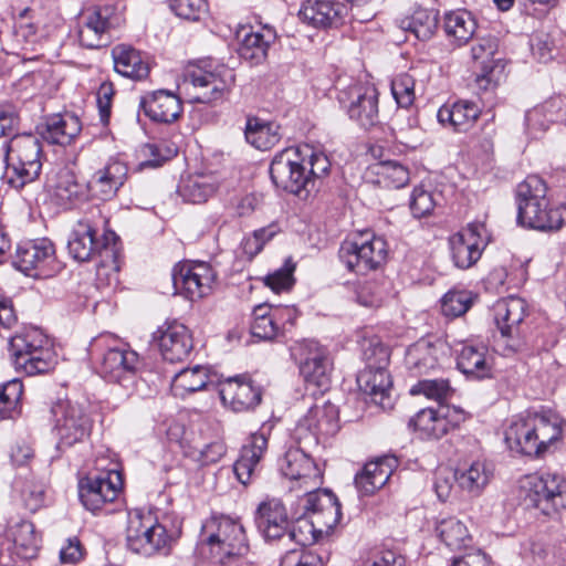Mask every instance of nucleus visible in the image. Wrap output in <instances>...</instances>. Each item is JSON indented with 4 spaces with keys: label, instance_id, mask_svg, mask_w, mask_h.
<instances>
[{
    "label": "nucleus",
    "instance_id": "1a4fd4ad",
    "mask_svg": "<svg viewBox=\"0 0 566 566\" xmlns=\"http://www.w3.org/2000/svg\"><path fill=\"white\" fill-rule=\"evenodd\" d=\"M527 315L528 306L521 297L510 296L495 303L494 319L501 333L499 346L504 356L526 348L530 329L525 321Z\"/></svg>",
    "mask_w": 566,
    "mask_h": 566
},
{
    "label": "nucleus",
    "instance_id": "20e7f679",
    "mask_svg": "<svg viewBox=\"0 0 566 566\" xmlns=\"http://www.w3.org/2000/svg\"><path fill=\"white\" fill-rule=\"evenodd\" d=\"M517 222L524 227L552 231L558 230L566 222V203L548 208L547 186L536 176L526 177L517 186Z\"/></svg>",
    "mask_w": 566,
    "mask_h": 566
},
{
    "label": "nucleus",
    "instance_id": "ea45409f",
    "mask_svg": "<svg viewBox=\"0 0 566 566\" xmlns=\"http://www.w3.org/2000/svg\"><path fill=\"white\" fill-rule=\"evenodd\" d=\"M488 348L483 344L462 345L458 352V368L465 375L474 378H484L490 375L491 366L486 359Z\"/></svg>",
    "mask_w": 566,
    "mask_h": 566
},
{
    "label": "nucleus",
    "instance_id": "f257e3e1",
    "mask_svg": "<svg viewBox=\"0 0 566 566\" xmlns=\"http://www.w3.org/2000/svg\"><path fill=\"white\" fill-rule=\"evenodd\" d=\"M233 82V71L224 65L207 70L192 64L186 67L178 82V95L158 90L143 96L139 107L153 122L169 124L182 113L181 96L189 103H213L223 99Z\"/></svg>",
    "mask_w": 566,
    "mask_h": 566
},
{
    "label": "nucleus",
    "instance_id": "412c9836",
    "mask_svg": "<svg viewBox=\"0 0 566 566\" xmlns=\"http://www.w3.org/2000/svg\"><path fill=\"white\" fill-rule=\"evenodd\" d=\"M280 471L297 488L307 491L318 489L323 482L321 469L301 448H290L279 462Z\"/></svg>",
    "mask_w": 566,
    "mask_h": 566
},
{
    "label": "nucleus",
    "instance_id": "052dcab7",
    "mask_svg": "<svg viewBox=\"0 0 566 566\" xmlns=\"http://www.w3.org/2000/svg\"><path fill=\"white\" fill-rule=\"evenodd\" d=\"M23 394V385L12 379L0 386V420L12 418Z\"/></svg>",
    "mask_w": 566,
    "mask_h": 566
},
{
    "label": "nucleus",
    "instance_id": "5fc2aeb1",
    "mask_svg": "<svg viewBox=\"0 0 566 566\" xmlns=\"http://www.w3.org/2000/svg\"><path fill=\"white\" fill-rule=\"evenodd\" d=\"M376 172L379 177V182L384 184V186L388 188H402L410 179L408 168L395 160L378 164Z\"/></svg>",
    "mask_w": 566,
    "mask_h": 566
},
{
    "label": "nucleus",
    "instance_id": "c9c22d12",
    "mask_svg": "<svg viewBox=\"0 0 566 566\" xmlns=\"http://www.w3.org/2000/svg\"><path fill=\"white\" fill-rule=\"evenodd\" d=\"M115 71L128 78L143 80L149 73V65L136 49L118 44L112 50Z\"/></svg>",
    "mask_w": 566,
    "mask_h": 566
},
{
    "label": "nucleus",
    "instance_id": "864d4df0",
    "mask_svg": "<svg viewBox=\"0 0 566 566\" xmlns=\"http://www.w3.org/2000/svg\"><path fill=\"white\" fill-rule=\"evenodd\" d=\"M323 535L316 523L313 522L310 515L305 514L304 511L294 523L290 521V527L284 541L295 542L301 546H306L314 543Z\"/></svg>",
    "mask_w": 566,
    "mask_h": 566
},
{
    "label": "nucleus",
    "instance_id": "9b49d317",
    "mask_svg": "<svg viewBox=\"0 0 566 566\" xmlns=\"http://www.w3.org/2000/svg\"><path fill=\"white\" fill-rule=\"evenodd\" d=\"M366 368L357 376L360 391L370 402L387 409L391 407L390 389L391 378L387 371L389 350L382 344L370 345L365 350Z\"/></svg>",
    "mask_w": 566,
    "mask_h": 566
},
{
    "label": "nucleus",
    "instance_id": "f8f14e48",
    "mask_svg": "<svg viewBox=\"0 0 566 566\" xmlns=\"http://www.w3.org/2000/svg\"><path fill=\"white\" fill-rule=\"evenodd\" d=\"M387 255V242L369 232L345 240L338 251L339 260L347 270L361 275L381 266Z\"/></svg>",
    "mask_w": 566,
    "mask_h": 566
},
{
    "label": "nucleus",
    "instance_id": "4468645a",
    "mask_svg": "<svg viewBox=\"0 0 566 566\" xmlns=\"http://www.w3.org/2000/svg\"><path fill=\"white\" fill-rule=\"evenodd\" d=\"M52 413L57 450L64 451L88 436L92 422L81 403L60 400L52 407Z\"/></svg>",
    "mask_w": 566,
    "mask_h": 566
},
{
    "label": "nucleus",
    "instance_id": "e2e57ef3",
    "mask_svg": "<svg viewBox=\"0 0 566 566\" xmlns=\"http://www.w3.org/2000/svg\"><path fill=\"white\" fill-rule=\"evenodd\" d=\"M169 6L178 18L190 22L200 21L208 12L206 0H169Z\"/></svg>",
    "mask_w": 566,
    "mask_h": 566
},
{
    "label": "nucleus",
    "instance_id": "13d9d810",
    "mask_svg": "<svg viewBox=\"0 0 566 566\" xmlns=\"http://www.w3.org/2000/svg\"><path fill=\"white\" fill-rule=\"evenodd\" d=\"M442 196L440 192L430 191L422 186L416 187L410 197V210L413 217L429 216L439 205Z\"/></svg>",
    "mask_w": 566,
    "mask_h": 566
},
{
    "label": "nucleus",
    "instance_id": "5701e85b",
    "mask_svg": "<svg viewBox=\"0 0 566 566\" xmlns=\"http://www.w3.org/2000/svg\"><path fill=\"white\" fill-rule=\"evenodd\" d=\"M305 514H308L318 530L328 535L340 520L342 511L338 499L329 490L314 489L301 499Z\"/></svg>",
    "mask_w": 566,
    "mask_h": 566
},
{
    "label": "nucleus",
    "instance_id": "2eb2a0df",
    "mask_svg": "<svg viewBox=\"0 0 566 566\" xmlns=\"http://www.w3.org/2000/svg\"><path fill=\"white\" fill-rule=\"evenodd\" d=\"M290 352L307 384L322 389L328 387L333 364L326 347L314 339H303L291 346Z\"/></svg>",
    "mask_w": 566,
    "mask_h": 566
},
{
    "label": "nucleus",
    "instance_id": "bf43d9fd",
    "mask_svg": "<svg viewBox=\"0 0 566 566\" xmlns=\"http://www.w3.org/2000/svg\"><path fill=\"white\" fill-rule=\"evenodd\" d=\"M397 463L395 457H384L366 463L361 471L373 479L369 490L382 488L391 476Z\"/></svg>",
    "mask_w": 566,
    "mask_h": 566
},
{
    "label": "nucleus",
    "instance_id": "cd10ccee",
    "mask_svg": "<svg viewBox=\"0 0 566 566\" xmlns=\"http://www.w3.org/2000/svg\"><path fill=\"white\" fill-rule=\"evenodd\" d=\"M128 168L119 160H109L97 169L87 180V193L99 200H109L116 196L127 179Z\"/></svg>",
    "mask_w": 566,
    "mask_h": 566
},
{
    "label": "nucleus",
    "instance_id": "69168bd1",
    "mask_svg": "<svg viewBox=\"0 0 566 566\" xmlns=\"http://www.w3.org/2000/svg\"><path fill=\"white\" fill-rule=\"evenodd\" d=\"M294 270L295 264L287 260L281 269L266 275L264 283L275 293L290 290L294 284Z\"/></svg>",
    "mask_w": 566,
    "mask_h": 566
},
{
    "label": "nucleus",
    "instance_id": "f704fd0d",
    "mask_svg": "<svg viewBox=\"0 0 566 566\" xmlns=\"http://www.w3.org/2000/svg\"><path fill=\"white\" fill-rule=\"evenodd\" d=\"M497 49L499 41L492 35L479 38L471 48L472 59L480 64L481 74L479 78L485 80L488 83L497 82L503 71L501 60L494 59Z\"/></svg>",
    "mask_w": 566,
    "mask_h": 566
},
{
    "label": "nucleus",
    "instance_id": "de8ad7c7",
    "mask_svg": "<svg viewBox=\"0 0 566 566\" xmlns=\"http://www.w3.org/2000/svg\"><path fill=\"white\" fill-rule=\"evenodd\" d=\"M436 532L450 549H461L471 542L467 526L455 517L441 520L436 526Z\"/></svg>",
    "mask_w": 566,
    "mask_h": 566
},
{
    "label": "nucleus",
    "instance_id": "39448f33",
    "mask_svg": "<svg viewBox=\"0 0 566 566\" xmlns=\"http://www.w3.org/2000/svg\"><path fill=\"white\" fill-rule=\"evenodd\" d=\"M118 240L114 231L106 230L102 239L96 238V230L87 220H80L72 230L67 249L70 254L77 261L85 262L93 256L98 255L97 276H113L117 281L119 271L118 262Z\"/></svg>",
    "mask_w": 566,
    "mask_h": 566
},
{
    "label": "nucleus",
    "instance_id": "c85d7f7f",
    "mask_svg": "<svg viewBox=\"0 0 566 566\" xmlns=\"http://www.w3.org/2000/svg\"><path fill=\"white\" fill-rule=\"evenodd\" d=\"M158 333V346L165 360L170 363L182 361L190 355L193 348V339L187 326L172 322L166 324Z\"/></svg>",
    "mask_w": 566,
    "mask_h": 566
},
{
    "label": "nucleus",
    "instance_id": "8fccbe9b",
    "mask_svg": "<svg viewBox=\"0 0 566 566\" xmlns=\"http://www.w3.org/2000/svg\"><path fill=\"white\" fill-rule=\"evenodd\" d=\"M392 135L397 142L409 148H416L420 143L421 130L416 116L397 112L392 120Z\"/></svg>",
    "mask_w": 566,
    "mask_h": 566
},
{
    "label": "nucleus",
    "instance_id": "a18cd8bd",
    "mask_svg": "<svg viewBox=\"0 0 566 566\" xmlns=\"http://www.w3.org/2000/svg\"><path fill=\"white\" fill-rule=\"evenodd\" d=\"M209 380V368L196 365L192 368H185L175 375L171 381V390L176 396L184 397L203 389Z\"/></svg>",
    "mask_w": 566,
    "mask_h": 566
},
{
    "label": "nucleus",
    "instance_id": "ddd939ff",
    "mask_svg": "<svg viewBox=\"0 0 566 566\" xmlns=\"http://www.w3.org/2000/svg\"><path fill=\"white\" fill-rule=\"evenodd\" d=\"M120 22L113 3L93 4L82 10L78 17V42L86 49H98L111 42V30Z\"/></svg>",
    "mask_w": 566,
    "mask_h": 566
},
{
    "label": "nucleus",
    "instance_id": "423d86ee",
    "mask_svg": "<svg viewBox=\"0 0 566 566\" xmlns=\"http://www.w3.org/2000/svg\"><path fill=\"white\" fill-rule=\"evenodd\" d=\"M9 348L15 369L29 376L45 374L56 364L51 340L36 327H24L12 336Z\"/></svg>",
    "mask_w": 566,
    "mask_h": 566
},
{
    "label": "nucleus",
    "instance_id": "4d7b16f0",
    "mask_svg": "<svg viewBox=\"0 0 566 566\" xmlns=\"http://www.w3.org/2000/svg\"><path fill=\"white\" fill-rule=\"evenodd\" d=\"M411 395H423L439 403L446 402L453 395V389L447 379H423L410 389Z\"/></svg>",
    "mask_w": 566,
    "mask_h": 566
},
{
    "label": "nucleus",
    "instance_id": "9d476101",
    "mask_svg": "<svg viewBox=\"0 0 566 566\" xmlns=\"http://www.w3.org/2000/svg\"><path fill=\"white\" fill-rule=\"evenodd\" d=\"M126 541L132 552L149 557L156 554L167 555L171 537L150 512L136 509L128 513Z\"/></svg>",
    "mask_w": 566,
    "mask_h": 566
},
{
    "label": "nucleus",
    "instance_id": "6e6d98bb",
    "mask_svg": "<svg viewBox=\"0 0 566 566\" xmlns=\"http://www.w3.org/2000/svg\"><path fill=\"white\" fill-rule=\"evenodd\" d=\"M474 301L475 295L470 291H449L441 300V311L448 317H459L470 310Z\"/></svg>",
    "mask_w": 566,
    "mask_h": 566
},
{
    "label": "nucleus",
    "instance_id": "c756f323",
    "mask_svg": "<svg viewBox=\"0 0 566 566\" xmlns=\"http://www.w3.org/2000/svg\"><path fill=\"white\" fill-rule=\"evenodd\" d=\"M237 38L239 40L238 53L240 57L256 65L265 61L269 48L276 39V33L269 27L260 30H254L252 27H241L237 32Z\"/></svg>",
    "mask_w": 566,
    "mask_h": 566
},
{
    "label": "nucleus",
    "instance_id": "72a5a7b5",
    "mask_svg": "<svg viewBox=\"0 0 566 566\" xmlns=\"http://www.w3.org/2000/svg\"><path fill=\"white\" fill-rule=\"evenodd\" d=\"M481 109L472 101L459 99L453 103L443 104L437 113L438 122L454 132L464 133L473 127L479 118Z\"/></svg>",
    "mask_w": 566,
    "mask_h": 566
},
{
    "label": "nucleus",
    "instance_id": "6e6552de",
    "mask_svg": "<svg viewBox=\"0 0 566 566\" xmlns=\"http://www.w3.org/2000/svg\"><path fill=\"white\" fill-rule=\"evenodd\" d=\"M200 544L220 563L227 557L244 555L249 549L243 526L226 515H213L205 521Z\"/></svg>",
    "mask_w": 566,
    "mask_h": 566
},
{
    "label": "nucleus",
    "instance_id": "c03bdc74",
    "mask_svg": "<svg viewBox=\"0 0 566 566\" xmlns=\"http://www.w3.org/2000/svg\"><path fill=\"white\" fill-rule=\"evenodd\" d=\"M244 136L250 145L260 150L272 148L282 137L279 125L261 122L258 118H248Z\"/></svg>",
    "mask_w": 566,
    "mask_h": 566
},
{
    "label": "nucleus",
    "instance_id": "680f3d73",
    "mask_svg": "<svg viewBox=\"0 0 566 566\" xmlns=\"http://www.w3.org/2000/svg\"><path fill=\"white\" fill-rule=\"evenodd\" d=\"M391 93L399 107L408 108L416 98L415 78L408 73L398 74L391 82Z\"/></svg>",
    "mask_w": 566,
    "mask_h": 566
},
{
    "label": "nucleus",
    "instance_id": "0eeeda50",
    "mask_svg": "<svg viewBox=\"0 0 566 566\" xmlns=\"http://www.w3.org/2000/svg\"><path fill=\"white\" fill-rule=\"evenodd\" d=\"M42 148L39 139L32 134L17 135L6 145L4 178L14 189L36 180L41 174Z\"/></svg>",
    "mask_w": 566,
    "mask_h": 566
},
{
    "label": "nucleus",
    "instance_id": "3c124183",
    "mask_svg": "<svg viewBox=\"0 0 566 566\" xmlns=\"http://www.w3.org/2000/svg\"><path fill=\"white\" fill-rule=\"evenodd\" d=\"M253 321L251 323L252 336L261 340H273L275 339L281 329L279 328L276 321H274L271 313V304L262 303L253 310Z\"/></svg>",
    "mask_w": 566,
    "mask_h": 566
},
{
    "label": "nucleus",
    "instance_id": "e433bc0d",
    "mask_svg": "<svg viewBox=\"0 0 566 566\" xmlns=\"http://www.w3.org/2000/svg\"><path fill=\"white\" fill-rule=\"evenodd\" d=\"M476 27L475 18L468 10L458 9L444 13L443 29L447 38L459 46L467 44L473 38Z\"/></svg>",
    "mask_w": 566,
    "mask_h": 566
},
{
    "label": "nucleus",
    "instance_id": "49530a36",
    "mask_svg": "<svg viewBox=\"0 0 566 566\" xmlns=\"http://www.w3.org/2000/svg\"><path fill=\"white\" fill-rule=\"evenodd\" d=\"M54 193L64 202L82 200L87 197V186L77 180L72 169L64 167L56 174Z\"/></svg>",
    "mask_w": 566,
    "mask_h": 566
},
{
    "label": "nucleus",
    "instance_id": "09e8293b",
    "mask_svg": "<svg viewBox=\"0 0 566 566\" xmlns=\"http://www.w3.org/2000/svg\"><path fill=\"white\" fill-rule=\"evenodd\" d=\"M216 191V185L208 176H190L178 186V192L185 201L202 203Z\"/></svg>",
    "mask_w": 566,
    "mask_h": 566
},
{
    "label": "nucleus",
    "instance_id": "7ed1b4c3",
    "mask_svg": "<svg viewBox=\"0 0 566 566\" xmlns=\"http://www.w3.org/2000/svg\"><path fill=\"white\" fill-rule=\"evenodd\" d=\"M564 426V419L552 409L527 411L512 419L504 440L512 451L539 457L562 437Z\"/></svg>",
    "mask_w": 566,
    "mask_h": 566
},
{
    "label": "nucleus",
    "instance_id": "58836bf2",
    "mask_svg": "<svg viewBox=\"0 0 566 566\" xmlns=\"http://www.w3.org/2000/svg\"><path fill=\"white\" fill-rule=\"evenodd\" d=\"M8 538L12 542L13 553L21 559L34 558L40 548V537L35 533L34 525L21 520L8 530Z\"/></svg>",
    "mask_w": 566,
    "mask_h": 566
},
{
    "label": "nucleus",
    "instance_id": "7c9ffc66",
    "mask_svg": "<svg viewBox=\"0 0 566 566\" xmlns=\"http://www.w3.org/2000/svg\"><path fill=\"white\" fill-rule=\"evenodd\" d=\"M55 249L46 238L23 242L18 245L14 265L27 275L34 270H43L54 261Z\"/></svg>",
    "mask_w": 566,
    "mask_h": 566
},
{
    "label": "nucleus",
    "instance_id": "aec40b11",
    "mask_svg": "<svg viewBox=\"0 0 566 566\" xmlns=\"http://www.w3.org/2000/svg\"><path fill=\"white\" fill-rule=\"evenodd\" d=\"M339 102L361 127L369 128L378 123V93L374 86L353 84L340 92Z\"/></svg>",
    "mask_w": 566,
    "mask_h": 566
},
{
    "label": "nucleus",
    "instance_id": "bb28decb",
    "mask_svg": "<svg viewBox=\"0 0 566 566\" xmlns=\"http://www.w3.org/2000/svg\"><path fill=\"white\" fill-rule=\"evenodd\" d=\"M272 427L263 423L261 428L251 434L248 444L243 446L239 459L233 464V472L238 481L249 484L256 472L258 465L268 450V439Z\"/></svg>",
    "mask_w": 566,
    "mask_h": 566
},
{
    "label": "nucleus",
    "instance_id": "a19ab883",
    "mask_svg": "<svg viewBox=\"0 0 566 566\" xmlns=\"http://www.w3.org/2000/svg\"><path fill=\"white\" fill-rule=\"evenodd\" d=\"M408 426L417 431L421 439H440L448 432V419L431 408L418 411L410 418Z\"/></svg>",
    "mask_w": 566,
    "mask_h": 566
},
{
    "label": "nucleus",
    "instance_id": "473e14b6",
    "mask_svg": "<svg viewBox=\"0 0 566 566\" xmlns=\"http://www.w3.org/2000/svg\"><path fill=\"white\" fill-rule=\"evenodd\" d=\"M345 14L346 6L335 0H306L298 11L300 18L315 28L337 27Z\"/></svg>",
    "mask_w": 566,
    "mask_h": 566
},
{
    "label": "nucleus",
    "instance_id": "f3484780",
    "mask_svg": "<svg viewBox=\"0 0 566 566\" xmlns=\"http://www.w3.org/2000/svg\"><path fill=\"white\" fill-rule=\"evenodd\" d=\"M171 280L176 294L195 301L211 293L216 273L206 262H185L174 266Z\"/></svg>",
    "mask_w": 566,
    "mask_h": 566
},
{
    "label": "nucleus",
    "instance_id": "0e129e2a",
    "mask_svg": "<svg viewBox=\"0 0 566 566\" xmlns=\"http://www.w3.org/2000/svg\"><path fill=\"white\" fill-rule=\"evenodd\" d=\"M24 507L35 513L45 505V485L38 481H27L21 489Z\"/></svg>",
    "mask_w": 566,
    "mask_h": 566
},
{
    "label": "nucleus",
    "instance_id": "f03ea898",
    "mask_svg": "<svg viewBox=\"0 0 566 566\" xmlns=\"http://www.w3.org/2000/svg\"><path fill=\"white\" fill-rule=\"evenodd\" d=\"M329 172L327 155L310 145L285 148L273 157L270 165V176L275 187L303 200L318 192Z\"/></svg>",
    "mask_w": 566,
    "mask_h": 566
},
{
    "label": "nucleus",
    "instance_id": "79ce46f5",
    "mask_svg": "<svg viewBox=\"0 0 566 566\" xmlns=\"http://www.w3.org/2000/svg\"><path fill=\"white\" fill-rule=\"evenodd\" d=\"M438 12L433 9L416 8L413 12L401 19L400 28L421 41L429 40L438 27Z\"/></svg>",
    "mask_w": 566,
    "mask_h": 566
},
{
    "label": "nucleus",
    "instance_id": "37998d69",
    "mask_svg": "<svg viewBox=\"0 0 566 566\" xmlns=\"http://www.w3.org/2000/svg\"><path fill=\"white\" fill-rule=\"evenodd\" d=\"M80 132L81 124L77 117L73 115H54L48 119L42 136L51 144L67 145Z\"/></svg>",
    "mask_w": 566,
    "mask_h": 566
},
{
    "label": "nucleus",
    "instance_id": "774afa93",
    "mask_svg": "<svg viewBox=\"0 0 566 566\" xmlns=\"http://www.w3.org/2000/svg\"><path fill=\"white\" fill-rule=\"evenodd\" d=\"M226 446L221 441L205 444L193 453V458L202 465L217 463L226 454Z\"/></svg>",
    "mask_w": 566,
    "mask_h": 566
},
{
    "label": "nucleus",
    "instance_id": "393cba45",
    "mask_svg": "<svg viewBox=\"0 0 566 566\" xmlns=\"http://www.w3.org/2000/svg\"><path fill=\"white\" fill-rule=\"evenodd\" d=\"M139 366L138 354L125 345L109 347L103 356L99 373L108 381L126 386L132 381Z\"/></svg>",
    "mask_w": 566,
    "mask_h": 566
},
{
    "label": "nucleus",
    "instance_id": "4c0bfd02",
    "mask_svg": "<svg viewBox=\"0 0 566 566\" xmlns=\"http://www.w3.org/2000/svg\"><path fill=\"white\" fill-rule=\"evenodd\" d=\"M492 476L493 467L484 460L473 461L468 468L455 471V482L472 496H479Z\"/></svg>",
    "mask_w": 566,
    "mask_h": 566
},
{
    "label": "nucleus",
    "instance_id": "2f4dec72",
    "mask_svg": "<svg viewBox=\"0 0 566 566\" xmlns=\"http://www.w3.org/2000/svg\"><path fill=\"white\" fill-rule=\"evenodd\" d=\"M443 353V343L421 338L407 348L405 365L411 376L419 377L434 369Z\"/></svg>",
    "mask_w": 566,
    "mask_h": 566
},
{
    "label": "nucleus",
    "instance_id": "b1692460",
    "mask_svg": "<svg viewBox=\"0 0 566 566\" xmlns=\"http://www.w3.org/2000/svg\"><path fill=\"white\" fill-rule=\"evenodd\" d=\"M220 398L234 412L253 410L262 399L261 389L248 376H235L221 382Z\"/></svg>",
    "mask_w": 566,
    "mask_h": 566
},
{
    "label": "nucleus",
    "instance_id": "a211bd4d",
    "mask_svg": "<svg viewBox=\"0 0 566 566\" xmlns=\"http://www.w3.org/2000/svg\"><path fill=\"white\" fill-rule=\"evenodd\" d=\"M338 409L329 401L315 403L297 421L294 436L301 442L317 443L319 436H332L338 431Z\"/></svg>",
    "mask_w": 566,
    "mask_h": 566
},
{
    "label": "nucleus",
    "instance_id": "6ab92c4d",
    "mask_svg": "<svg viewBox=\"0 0 566 566\" xmlns=\"http://www.w3.org/2000/svg\"><path fill=\"white\" fill-rule=\"evenodd\" d=\"M120 486V475L116 471L88 475L78 482V497L86 510L95 513L118 496Z\"/></svg>",
    "mask_w": 566,
    "mask_h": 566
},
{
    "label": "nucleus",
    "instance_id": "dca6fc26",
    "mask_svg": "<svg viewBox=\"0 0 566 566\" xmlns=\"http://www.w3.org/2000/svg\"><path fill=\"white\" fill-rule=\"evenodd\" d=\"M522 489L525 497L545 515L566 509V481L557 474L526 476Z\"/></svg>",
    "mask_w": 566,
    "mask_h": 566
},
{
    "label": "nucleus",
    "instance_id": "603ef678",
    "mask_svg": "<svg viewBox=\"0 0 566 566\" xmlns=\"http://www.w3.org/2000/svg\"><path fill=\"white\" fill-rule=\"evenodd\" d=\"M558 119L555 102H546L530 109L525 114V125L533 137L546 132L549 125Z\"/></svg>",
    "mask_w": 566,
    "mask_h": 566
},
{
    "label": "nucleus",
    "instance_id": "a878e982",
    "mask_svg": "<svg viewBox=\"0 0 566 566\" xmlns=\"http://www.w3.org/2000/svg\"><path fill=\"white\" fill-rule=\"evenodd\" d=\"M255 525L266 542L284 541L290 518L282 501L273 497L261 502L255 512Z\"/></svg>",
    "mask_w": 566,
    "mask_h": 566
},
{
    "label": "nucleus",
    "instance_id": "4be33fe9",
    "mask_svg": "<svg viewBox=\"0 0 566 566\" xmlns=\"http://www.w3.org/2000/svg\"><path fill=\"white\" fill-rule=\"evenodd\" d=\"M483 233V223H470L449 239L451 258L457 268L465 270L480 260L486 245Z\"/></svg>",
    "mask_w": 566,
    "mask_h": 566
},
{
    "label": "nucleus",
    "instance_id": "338daca9",
    "mask_svg": "<svg viewBox=\"0 0 566 566\" xmlns=\"http://www.w3.org/2000/svg\"><path fill=\"white\" fill-rule=\"evenodd\" d=\"M280 566H324L322 557L305 549H290L282 557Z\"/></svg>",
    "mask_w": 566,
    "mask_h": 566
}]
</instances>
